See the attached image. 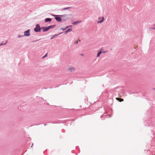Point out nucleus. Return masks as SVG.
I'll use <instances>...</instances> for the list:
<instances>
[{"instance_id": "obj_17", "label": "nucleus", "mask_w": 155, "mask_h": 155, "mask_svg": "<svg viewBox=\"0 0 155 155\" xmlns=\"http://www.w3.org/2000/svg\"><path fill=\"white\" fill-rule=\"evenodd\" d=\"M127 92L130 94H135L136 93L135 92H131L129 90H128L127 91Z\"/></svg>"}, {"instance_id": "obj_19", "label": "nucleus", "mask_w": 155, "mask_h": 155, "mask_svg": "<svg viewBox=\"0 0 155 155\" xmlns=\"http://www.w3.org/2000/svg\"><path fill=\"white\" fill-rule=\"evenodd\" d=\"M24 36H23V35H19L18 36V38H21V37H23Z\"/></svg>"}, {"instance_id": "obj_8", "label": "nucleus", "mask_w": 155, "mask_h": 155, "mask_svg": "<svg viewBox=\"0 0 155 155\" xmlns=\"http://www.w3.org/2000/svg\"><path fill=\"white\" fill-rule=\"evenodd\" d=\"M72 29L71 28H68L67 30L65 31L64 32L65 34H67L68 32L71 31Z\"/></svg>"}, {"instance_id": "obj_2", "label": "nucleus", "mask_w": 155, "mask_h": 155, "mask_svg": "<svg viewBox=\"0 0 155 155\" xmlns=\"http://www.w3.org/2000/svg\"><path fill=\"white\" fill-rule=\"evenodd\" d=\"M41 29V28L39 24H37L35 25V27L34 29L35 31L36 32H40Z\"/></svg>"}, {"instance_id": "obj_38", "label": "nucleus", "mask_w": 155, "mask_h": 155, "mask_svg": "<svg viewBox=\"0 0 155 155\" xmlns=\"http://www.w3.org/2000/svg\"><path fill=\"white\" fill-rule=\"evenodd\" d=\"M111 117V116H109V117Z\"/></svg>"}, {"instance_id": "obj_21", "label": "nucleus", "mask_w": 155, "mask_h": 155, "mask_svg": "<svg viewBox=\"0 0 155 155\" xmlns=\"http://www.w3.org/2000/svg\"><path fill=\"white\" fill-rule=\"evenodd\" d=\"M60 29L62 30L63 31H64V30H66L65 28H60Z\"/></svg>"}, {"instance_id": "obj_18", "label": "nucleus", "mask_w": 155, "mask_h": 155, "mask_svg": "<svg viewBox=\"0 0 155 155\" xmlns=\"http://www.w3.org/2000/svg\"><path fill=\"white\" fill-rule=\"evenodd\" d=\"M38 98V97H37ZM39 98V100H40L41 101H44V99L42 98V97H38Z\"/></svg>"}, {"instance_id": "obj_16", "label": "nucleus", "mask_w": 155, "mask_h": 155, "mask_svg": "<svg viewBox=\"0 0 155 155\" xmlns=\"http://www.w3.org/2000/svg\"><path fill=\"white\" fill-rule=\"evenodd\" d=\"M74 69V68L73 67L69 68H68V70H69V71L71 72V71H72Z\"/></svg>"}, {"instance_id": "obj_29", "label": "nucleus", "mask_w": 155, "mask_h": 155, "mask_svg": "<svg viewBox=\"0 0 155 155\" xmlns=\"http://www.w3.org/2000/svg\"><path fill=\"white\" fill-rule=\"evenodd\" d=\"M72 26V25H69L68 26V27H69V28L71 27Z\"/></svg>"}, {"instance_id": "obj_1", "label": "nucleus", "mask_w": 155, "mask_h": 155, "mask_svg": "<svg viewBox=\"0 0 155 155\" xmlns=\"http://www.w3.org/2000/svg\"><path fill=\"white\" fill-rule=\"evenodd\" d=\"M53 16L55 17V19L58 22H61L62 20V19L61 17H63L65 16V15H52Z\"/></svg>"}, {"instance_id": "obj_13", "label": "nucleus", "mask_w": 155, "mask_h": 155, "mask_svg": "<svg viewBox=\"0 0 155 155\" xmlns=\"http://www.w3.org/2000/svg\"><path fill=\"white\" fill-rule=\"evenodd\" d=\"M101 53L102 52L101 51H98L97 53V57H99L100 55V54H101Z\"/></svg>"}, {"instance_id": "obj_23", "label": "nucleus", "mask_w": 155, "mask_h": 155, "mask_svg": "<svg viewBox=\"0 0 155 155\" xmlns=\"http://www.w3.org/2000/svg\"><path fill=\"white\" fill-rule=\"evenodd\" d=\"M78 43V41H75L74 42V44H77Z\"/></svg>"}, {"instance_id": "obj_31", "label": "nucleus", "mask_w": 155, "mask_h": 155, "mask_svg": "<svg viewBox=\"0 0 155 155\" xmlns=\"http://www.w3.org/2000/svg\"><path fill=\"white\" fill-rule=\"evenodd\" d=\"M38 40H36V41H32V42H34L36 41H38Z\"/></svg>"}, {"instance_id": "obj_35", "label": "nucleus", "mask_w": 155, "mask_h": 155, "mask_svg": "<svg viewBox=\"0 0 155 155\" xmlns=\"http://www.w3.org/2000/svg\"><path fill=\"white\" fill-rule=\"evenodd\" d=\"M83 55V54H81V55Z\"/></svg>"}, {"instance_id": "obj_12", "label": "nucleus", "mask_w": 155, "mask_h": 155, "mask_svg": "<svg viewBox=\"0 0 155 155\" xmlns=\"http://www.w3.org/2000/svg\"><path fill=\"white\" fill-rule=\"evenodd\" d=\"M7 42H8L7 40L6 41V42L5 43H4L3 42H2L0 44V46H1L2 45H6L7 43Z\"/></svg>"}, {"instance_id": "obj_5", "label": "nucleus", "mask_w": 155, "mask_h": 155, "mask_svg": "<svg viewBox=\"0 0 155 155\" xmlns=\"http://www.w3.org/2000/svg\"><path fill=\"white\" fill-rule=\"evenodd\" d=\"M41 29L43 30V32H46L49 30L48 27H41Z\"/></svg>"}, {"instance_id": "obj_20", "label": "nucleus", "mask_w": 155, "mask_h": 155, "mask_svg": "<svg viewBox=\"0 0 155 155\" xmlns=\"http://www.w3.org/2000/svg\"><path fill=\"white\" fill-rule=\"evenodd\" d=\"M48 55V53H46V54H45L44 56H43L42 58H45V57H47Z\"/></svg>"}, {"instance_id": "obj_3", "label": "nucleus", "mask_w": 155, "mask_h": 155, "mask_svg": "<svg viewBox=\"0 0 155 155\" xmlns=\"http://www.w3.org/2000/svg\"><path fill=\"white\" fill-rule=\"evenodd\" d=\"M30 30L29 29L25 31L24 32V35L23 36L27 37L29 36L30 35Z\"/></svg>"}, {"instance_id": "obj_36", "label": "nucleus", "mask_w": 155, "mask_h": 155, "mask_svg": "<svg viewBox=\"0 0 155 155\" xmlns=\"http://www.w3.org/2000/svg\"><path fill=\"white\" fill-rule=\"evenodd\" d=\"M154 26H155V24L154 25Z\"/></svg>"}, {"instance_id": "obj_34", "label": "nucleus", "mask_w": 155, "mask_h": 155, "mask_svg": "<svg viewBox=\"0 0 155 155\" xmlns=\"http://www.w3.org/2000/svg\"><path fill=\"white\" fill-rule=\"evenodd\" d=\"M33 143H32V146H31V147H32V146H33Z\"/></svg>"}, {"instance_id": "obj_6", "label": "nucleus", "mask_w": 155, "mask_h": 155, "mask_svg": "<svg viewBox=\"0 0 155 155\" xmlns=\"http://www.w3.org/2000/svg\"><path fill=\"white\" fill-rule=\"evenodd\" d=\"M62 33H63V32H61L60 33H59L58 34H55V35H52L51 36V39H53V38H55L56 37L58 36V35L62 34Z\"/></svg>"}, {"instance_id": "obj_28", "label": "nucleus", "mask_w": 155, "mask_h": 155, "mask_svg": "<svg viewBox=\"0 0 155 155\" xmlns=\"http://www.w3.org/2000/svg\"><path fill=\"white\" fill-rule=\"evenodd\" d=\"M136 93H140V94H142L140 92H137Z\"/></svg>"}, {"instance_id": "obj_25", "label": "nucleus", "mask_w": 155, "mask_h": 155, "mask_svg": "<svg viewBox=\"0 0 155 155\" xmlns=\"http://www.w3.org/2000/svg\"><path fill=\"white\" fill-rule=\"evenodd\" d=\"M69 28V27H68V26H67L65 28V29H66L67 28Z\"/></svg>"}, {"instance_id": "obj_26", "label": "nucleus", "mask_w": 155, "mask_h": 155, "mask_svg": "<svg viewBox=\"0 0 155 155\" xmlns=\"http://www.w3.org/2000/svg\"><path fill=\"white\" fill-rule=\"evenodd\" d=\"M147 125H148V124H149H149H150V123L148 122V121H147Z\"/></svg>"}, {"instance_id": "obj_14", "label": "nucleus", "mask_w": 155, "mask_h": 155, "mask_svg": "<svg viewBox=\"0 0 155 155\" xmlns=\"http://www.w3.org/2000/svg\"><path fill=\"white\" fill-rule=\"evenodd\" d=\"M71 8V7H66V8H64L62 9V10H61V11H64V10H67V9H68L69 8Z\"/></svg>"}, {"instance_id": "obj_7", "label": "nucleus", "mask_w": 155, "mask_h": 155, "mask_svg": "<svg viewBox=\"0 0 155 155\" xmlns=\"http://www.w3.org/2000/svg\"><path fill=\"white\" fill-rule=\"evenodd\" d=\"M52 19L51 18H45V23L49 22H51V21Z\"/></svg>"}, {"instance_id": "obj_24", "label": "nucleus", "mask_w": 155, "mask_h": 155, "mask_svg": "<svg viewBox=\"0 0 155 155\" xmlns=\"http://www.w3.org/2000/svg\"><path fill=\"white\" fill-rule=\"evenodd\" d=\"M122 93V94L123 95V96H126V95L125 94V93H124V92L123 93Z\"/></svg>"}, {"instance_id": "obj_4", "label": "nucleus", "mask_w": 155, "mask_h": 155, "mask_svg": "<svg viewBox=\"0 0 155 155\" xmlns=\"http://www.w3.org/2000/svg\"><path fill=\"white\" fill-rule=\"evenodd\" d=\"M65 15V16H64L63 17L64 18H62V21H65L67 20H68L69 19V18L67 16L68 15Z\"/></svg>"}, {"instance_id": "obj_10", "label": "nucleus", "mask_w": 155, "mask_h": 155, "mask_svg": "<svg viewBox=\"0 0 155 155\" xmlns=\"http://www.w3.org/2000/svg\"><path fill=\"white\" fill-rule=\"evenodd\" d=\"M81 22V21H77L73 22L72 23V24L73 25H76L80 23Z\"/></svg>"}, {"instance_id": "obj_11", "label": "nucleus", "mask_w": 155, "mask_h": 155, "mask_svg": "<svg viewBox=\"0 0 155 155\" xmlns=\"http://www.w3.org/2000/svg\"><path fill=\"white\" fill-rule=\"evenodd\" d=\"M116 98L117 100H118V101H119L120 102L123 101H124L123 99H122V98H117V97H116Z\"/></svg>"}, {"instance_id": "obj_33", "label": "nucleus", "mask_w": 155, "mask_h": 155, "mask_svg": "<svg viewBox=\"0 0 155 155\" xmlns=\"http://www.w3.org/2000/svg\"><path fill=\"white\" fill-rule=\"evenodd\" d=\"M106 94L105 96H107V93H106Z\"/></svg>"}, {"instance_id": "obj_30", "label": "nucleus", "mask_w": 155, "mask_h": 155, "mask_svg": "<svg viewBox=\"0 0 155 155\" xmlns=\"http://www.w3.org/2000/svg\"><path fill=\"white\" fill-rule=\"evenodd\" d=\"M105 117V115L101 116V117L102 118V117Z\"/></svg>"}, {"instance_id": "obj_27", "label": "nucleus", "mask_w": 155, "mask_h": 155, "mask_svg": "<svg viewBox=\"0 0 155 155\" xmlns=\"http://www.w3.org/2000/svg\"><path fill=\"white\" fill-rule=\"evenodd\" d=\"M148 126H150V127H152L153 126H152V124H151V125H149Z\"/></svg>"}, {"instance_id": "obj_9", "label": "nucleus", "mask_w": 155, "mask_h": 155, "mask_svg": "<svg viewBox=\"0 0 155 155\" xmlns=\"http://www.w3.org/2000/svg\"><path fill=\"white\" fill-rule=\"evenodd\" d=\"M56 26V25H51L48 27V30H49L50 29L53 28L55 26Z\"/></svg>"}, {"instance_id": "obj_37", "label": "nucleus", "mask_w": 155, "mask_h": 155, "mask_svg": "<svg viewBox=\"0 0 155 155\" xmlns=\"http://www.w3.org/2000/svg\"><path fill=\"white\" fill-rule=\"evenodd\" d=\"M153 89H154V90H155V88H154Z\"/></svg>"}, {"instance_id": "obj_22", "label": "nucleus", "mask_w": 155, "mask_h": 155, "mask_svg": "<svg viewBox=\"0 0 155 155\" xmlns=\"http://www.w3.org/2000/svg\"><path fill=\"white\" fill-rule=\"evenodd\" d=\"M150 29H154V30H155V27H151L150 28Z\"/></svg>"}, {"instance_id": "obj_15", "label": "nucleus", "mask_w": 155, "mask_h": 155, "mask_svg": "<svg viewBox=\"0 0 155 155\" xmlns=\"http://www.w3.org/2000/svg\"><path fill=\"white\" fill-rule=\"evenodd\" d=\"M104 17H102V19L100 21H97V23H101L102 22H103L104 21Z\"/></svg>"}, {"instance_id": "obj_32", "label": "nucleus", "mask_w": 155, "mask_h": 155, "mask_svg": "<svg viewBox=\"0 0 155 155\" xmlns=\"http://www.w3.org/2000/svg\"><path fill=\"white\" fill-rule=\"evenodd\" d=\"M153 131H155V130H154V129H153Z\"/></svg>"}]
</instances>
